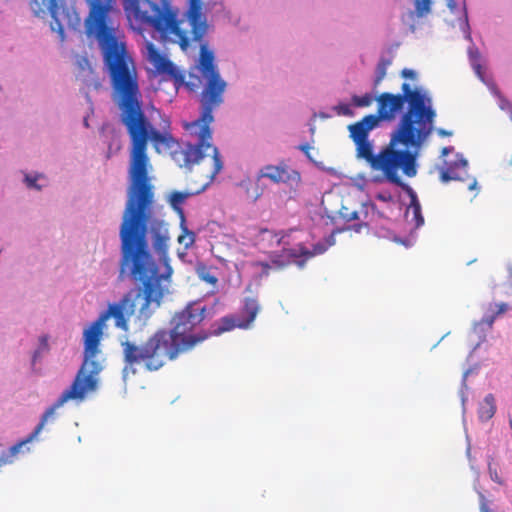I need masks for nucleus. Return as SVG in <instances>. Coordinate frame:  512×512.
Masks as SVG:
<instances>
[{"instance_id": "1", "label": "nucleus", "mask_w": 512, "mask_h": 512, "mask_svg": "<svg viewBox=\"0 0 512 512\" xmlns=\"http://www.w3.org/2000/svg\"><path fill=\"white\" fill-rule=\"evenodd\" d=\"M119 119L127 131L130 144L128 199L119 231L121 257L118 278L124 280L130 277L140 282L143 290L129 291L84 329V361L71 386L44 412L27 439L1 452L0 467L10 463V458L41 432L58 408L69 400L82 401L88 392L96 390L97 375L102 365L95 357L100 352L106 321L112 317L116 327L127 331L129 318L138 311V320L146 322L154 309L160 306L166 290L164 283L172 274L165 257L169 241L167 225L153 218L154 186L150 177L152 164L148 156V143L150 141L160 152L161 148L171 149L174 139L169 132L156 129L147 115H119Z\"/></svg>"}, {"instance_id": "2", "label": "nucleus", "mask_w": 512, "mask_h": 512, "mask_svg": "<svg viewBox=\"0 0 512 512\" xmlns=\"http://www.w3.org/2000/svg\"><path fill=\"white\" fill-rule=\"evenodd\" d=\"M205 312V307L189 303L174 314L171 329H158L141 344L128 340L122 342L124 378L129 373L135 374L137 366H142L149 372L158 371L168 361L177 359L179 355L205 341L209 336L205 331L192 333L204 320Z\"/></svg>"}, {"instance_id": "3", "label": "nucleus", "mask_w": 512, "mask_h": 512, "mask_svg": "<svg viewBox=\"0 0 512 512\" xmlns=\"http://www.w3.org/2000/svg\"><path fill=\"white\" fill-rule=\"evenodd\" d=\"M401 90L402 93L397 94H379L375 98L377 111L374 116L380 122H392L407 103L406 111L391 134L395 135V139L401 140V145L405 148L418 150L433 131L436 111L432 106V99L422 88H412L409 83H403Z\"/></svg>"}, {"instance_id": "4", "label": "nucleus", "mask_w": 512, "mask_h": 512, "mask_svg": "<svg viewBox=\"0 0 512 512\" xmlns=\"http://www.w3.org/2000/svg\"><path fill=\"white\" fill-rule=\"evenodd\" d=\"M128 22L133 30H152L164 44H178L183 51L190 47L189 31L179 22L178 11L171 0H122Z\"/></svg>"}, {"instance_id": "5", "label": "nucleus", "mask_w": 512, "mask_h": 512, "mask_svg": "<svg viewBox=\"0 0 512 512\" xmlns=\"http://www.w3.org/2000/svg\"><path fill=\"white\" fill-rule=\"evenodd\" d=\"M189 31L190 44L198 43L200 46L198 70L208 77V83L201 95L203 106V120H211V111H214L224 102V92L227 83L221 78L217 66L214 63V53L208 50L205 36L208 32V24L202 13L201 0H189V8L184 17L179 19Z\"/></svg>"}, {"instance_id": "6", "label": "nucleus", "mask_w": 512, "mask_h": 512, "mask_svg": "<svg viewBox=\"0 0 512 512\" xmlns=\"http://www.w3.org/2000/svg\"><path fill=\"white\" fill-rule=\"evenodd\" d=\"M203 106L201 105L200 117L190 123L185 124V129L190 136L195 138L194 144H187L180 152L183 157V163L180 166L191 167L194 164H205V158L211 156L208 160L209 170L203 174L206 182L195 192L174 191L170 195V205L177 212L182 222L186 221L182 204L187 198L194 194L202 192L206 186L215 178L222 170L223 162L221 160L218 149L214 147L210 141L212 139V131L210 124L214 121L213 111H211V120H203Z\"/></svg>"}, {"instance_id": "7", "label": "nucleus", "mask_w": 512, "mask_h": 512, "mask_svg": "<svg viewBox=\"0 0 512 512\" xmlns=\"http://www.w3.org/2000/svg\"><path fill=\"white\" fill-rule=\"evenodd\" d=\"M354 144L356 157L364 160L373 171L382 172L386 180L392 184L403 185L398 174L400 169L408 177H414L417 173V150L414 152L410 148L400 150L398 146L401 144V140L395 139L393 134H391L388 145L382 148L378 154H374L373 143L369 139L356 141Z\"/></svg>"}, {"instance_id": "8", "label": "nucleus", "mask_w": 512, "mask_h": 512, "mask_svg": "<svg viewBox=\"0 0 512 512\" xmlns=\"http://www.w3.org/2000/svg\"><path fill=\"white\" fill-rule=\"evenodd\" d=\"M198 67L199 62L190 70L188 79L186 80L185 74L179 71L173 62L166 58L156 71L161 75L169 76L174 81V85L177 89L181 86H185L191 92H196L200 88L204 91L208 83V77L204 76L202 72L198 70ZM201 95L202 94H200V96Z\"/></svg>"}, {"instance_id": "9", "label": "nucleus", "mask_w": 512, "mask_h": 512, "mask_svg": "<svg viewBox=\"0 0 512 512\" xmlns=\"http://www.w3.org/2000/svg\"><path fill=\"white\" fill-rule=\"evenodd\" d=\"M267 178L275 184H286L290 187H298L301 182L300 173L290 167L285 161H280L277 165H265L259 170L258 180Z\"/></svg>"}, {"instance_id": "10", "label": "nucleus", "mask_w": 512, "mask_h": 512, "mask_svg": "<svg viewBox=\"0 0 512 512\" xmlns=\"http://www.w3.org/2000/svg\"><path fill=\"white\" fill-rule=\"evenodd\" d=\"M379 125L380 121L374 114L366 115L361 120L348 126L349 137L353 142L367 140L370 132Z\"/></svg>"}, {"instance_id": "11", "label": "nucleus", "mask_w": 512, "mask_h": 512, "mask_svg": "<svg viewBox=\"0 0 512 512\" xmlns=\"http://www.w3.org/2000/svg\"><path fill=\"white\" fill-rule=\"evenodd\" d=\"M31 8L37 16L44 13L45 9H47L53 18V22L51 23L52 30L56 31L60 35L61 40L64 39V27L58 16L59 9L56 0H32Z\"/></svg>"}, {"instance_id": "12", "label": "nucleus", "mask_w": 512, "mask_h": 512, "mask_svg": "<svg viewBox=\"0 0 512 512\" xmlns=\"http://www.w3.org/2000/svg\"><path fill=\"white\" fill-rule=\"evenodd\" d=\"M298 258H300V254L297 248L283 249L280 253H272L270 255V262L274 270H283L293 263L303 267L305 260H297Z\"/></svg>"}, {"instance_id": "13", "label": "nucleus", "mask_w": 512, "mask_h": 512, "mask_svg": "<svg viewBox=\"0 0 512 512\" xmlns=\"http://www.w3.org/2000/svg\"><path fill=\"white\" fill-rule=\"evenodd\" d=\"M400 187L407 191V193L410 196V204L407 208V215L409 213H412V220L415 223V228H419L424 224V217L422 215L421 205L418 200V197L416 193L413 191V189L404 182L403 185H401Z\"/></svg>"}, {"instance_id": "14", "label": "nucleus", "mask_w": 512, "mask_h": 512, "mask_svg": "<svg viewBox=\"0 0 512 512\" xmlns=\"http://www.w3.org/2000/svg\"><path fill=\"white\" fill-rule=\"evenodd\" d=\"M468 166V162L462 156L459 157L456 161L450 164L447 168H443L440 171V180L443 183H447L451 180H463L461 173L457 170L462 169L464 173H466V169Z\"/></svg>"}, {"instance_id": "15", "label": "nucleus", "mask_w": 512, "mask_h": 512, "mask_svg": "<svg viewBox=\"0 0 512 512\" xmlns=\"http://www.w3.org/2000/svg\"><path fill=\"white\" fill-rule=\"evenodd\" d=\"M260 310V305L258 301L254 298H246L244 302V306L242 308V314L246 316L245 320L239 321V328H248L255 320L258 312Z\"/></svg>"}, {"instance_id": "16", "label": "nucleus", "mask_w": 512, "mask_h": 512, "mask_svg": "<svg viewBox=\"0 0 512 512\" xmlns=\"http://www.w3.org/2000/svg\"><path fill=\"white\" fill-rule=\"evenodd\" d=\"M195 272L201 281L216 287L218 284V277L216 275V268L208 266L204 262H197L195 266Z\"/></svg>"}, {"instance_id": "17", "label": "nucleus", "mask_w": 512, "mask_h": 512, "mask_svg": "<svg viewBox=\"0 0 512 512\" xmlns=\"http://www.w3.org/2000/svg\"><path fill=\"white\" fill-rule=\"evenodd\" d=\"M496 412L495 398L492 394L485 396L478 408V415L481 421L490 420Z\"/></svg>"}, {"instance_id": "18", "label": "nucleus", "mask_w": 512, "mask_h": 512, "mask_svg": "<svg viewBox=\"0 0 512 512\" xmlns=\"http://www.w3.org/2000/svg\"><path fill=\"white\" fill-rule=\"evenodd\" d=\"M509 309V305L505 302L490 304L489 310L491 311L492 314L484 316L481 322L488 325L491 328L495 319L498 316L505 314Z\"/></svg>"}, {"instance_id": "19", "label": "nucleus", "mask_w": 512, "mask_h": 512, "mask_svg": "<svg viewBox=\"0 0 512 512\" xmlns=\"http://www.w3.org/2000/svg\"><path fill=\"white\" fill-rule=\"evenodd\" d=\"M147 59L153 65L155 70L166 60V56L162 55L153 43H146Z\"/></svg>"}, {"instance_id": "20", "label": "nucleus", "mask_w": 512, "mask_h": 512, "mask_svg": "<svg viewBox=\"0 0 512 512\" xmlns=\"http://www.w3.org/2000/svg\"><path fill=\"white\" fill-rule=\"evenodd\" d=\"M389 59L381 58L376 67V75L373 82V87L376 89L386 76L387 68L390 66Z\"/></svg>"}, {"instance_id": "21", "label": "nucleus", "mask_w": 512, "mask_h": 512, "mask_svg": "<svg viewBox=\"0 0 512 512\" xmlns=\"http://www.w3.org/2000/svg\"><path fill=\"white\" fill-rule=\"evenodd\" d=\"M180 226L182 233L178 236V242L188 248L195 242V233L187 228L186 221L182 222V220H180Z\"/></svg>"}, {"instance_id": "22", "label": "nucleus", "mask_w": 512, "mask_h": 512, "mask_svg": "<svg viewBox=\"0 0 512 512\" xmlns=\"http://www.w3.org/2000/svg\"><path fill=\"white\" fill-rule=\"evenodd\" d=\"M374 100L375 98L370 93H366L362 96L353 95L351 98L352 104L356 107H369Z\"/></svg>"}, {"instance_id": "23", "label": "nucleus", "mask_w": 512, "mask_h": 512, "mask_svg": "<svg viewBox=\"0 0 512 512\" xmlns=\"http://www.w3.org/2000/svg\"><path fill=\"white\" fill-rule=\"evenodd\" d=\"M297 249L300 254V257H305L304 260L306 261V259L313 257L314 255L322 254L323 252H325L326 247H325V245L318 244V245L314 246L313 251L308 250L304 246H299V248H297Z\"/></svg>"}, {"instance_id": "24", "label": "nucleus", "mask_w": 512, "mask_h": 512, "mask_svg": "<svg viewBox=\"0 0 512 512\" xmlns=\"http://www.w3.org/2000/svg\"><path fill=\"white\" fill-rule=\"evenodd\" d=\"M258 181L257 179L256 182L251 183L246 189L247 197L253 202L257 201L263 194V188L260 187Z\"/></svg>"}, {"instance_id": "25", "label": "nucleus", "mask_w": 512, "mask_h": 512, "mask_svg": "<svg viewBox=\"0 0 512 512\" xmlns=\"http://www.w3.org/2000/svg\"><path fill=\"white\" fill-rule=\"evenodd\" d=\"M82 61L87 65L86 69L85 68L82 69V72H83L82 77L85 78L89 74H91V75L94 74V71L90 67L88 60L87 59H83ZM83 81L85 82V84L88 87L93 86L95 89H99L102 86L101 82L99 80L94 79V78H92L91 80L83 79Z\"/></svg>"}, {"instance_id": "26", "label": "nucleus", "mask_w": 512, "mask_h": 512, "mask_svg": "<svg viewBox=\"0 0 512 512\" xmlns=\"http://www.w3.org/2000/svg\"><path fill=\"white\" fill-rule=\"evenodd\" d=\"M222 326L218 327L217 333H222L225 331L232 330L235 327H239V321H237L234 317H223L221 319Z\"/></svg>"}, {"instance_id": "27", "label": "nucleus", "mask_w": 512, "mask_h": 512, "mask_svg": "<svg viewBox=\"0 0 512 512\" xmlns=\"http://www.w3.org/2000/svg\"><path fill=\"white\" fill-rule=\"evenodd\" d=\"M252 265H253V267L261 268V273H260L261 277L269 276L270 272L272 270H274L273 267H272L271 262L256 261Z\"/></svg>"}, {"instance_id": "28", "label": "nucleus", "mask_w": 512, "mask_h": 512, "mask_svg": "<svg viewBox=\"0 0 512 512\" xmlns=\"http://www.w3.org/2000/svg\"><path fill=\"white\" fill-rule=\"evenodd\" d=\"M416 12L419 16H423L428 13L431 8V0H417L416 4Z\"/></svg>"}, {"instance_id": "29", "label": "nucleus", "mask_w": 512, "mask_h": 512, "mask_svg": "<svg viewBox=\"0 0 512 512\" xmlns=\"http://www.w3.org/2000/svg\"><path fill=\"white\" fill-rule=\"evenodd\" d=\"M40 345L39 348L35 351L33 360L35 361L36 358L40 355L41 352L48 350V337L46 335H43L39 339Z\"/></svg>"}, {"instance_id": "30", "label": "nucleus", "mask_w": 512, "mask_h": 512, "mask_svg": "<svg viewBox=\"0 0 512 512\" xmlns=\"http://www.w3.org/2000/svg\"><path fill=\"white\" fill-rule=\"evenodd\" d=\"M40 177H42V176H41V175H37V176L32 177V176L26 175V177H25V182H26V184H27V186H28L29 188H35V189H37V190H40V189H41V186H40V185H38V184L36 183V182H37V180H38Z\"/></svg>"}, {"instance_id": "31", "label": "nucleus", "mask_w": 512, "mask_h": 512, "mask_svg": "<svg viewBox=\"0 0 512 512\" xmlns=\"http://www.w3.org/2000/svg\"><path fill=\"white\" fill-rule=\"evenodd\" d=\"M401 76L407 79L414 80L417 77V74L414 70L405 68L401 71Z\"/></svg>"}, {"instance_id": "32", "label": "nucleus", "mask_w": 512, "mask_h": 512, "mask_svg": "<svg viewBox=\"0 0 512 512\" xmlns=\"http://www.w3.org/2000/svg\"><path fill=\"white\" fill-rule=\"evenodd\" d=\"M480 511L481 512H494L492 509L489 508L484 496H481Z\"/></svg>"}, {"instance_id": "33", "label": "nucleus", "mask_w": 512, "mask_h": 512, "mask_svg": "<svg viewBox=\"0 0 512 512\" xmlns=\"http://www.w3.org/2000/svg\"><path fill=\"white\" fill-rule=\"evenodd\" d=\"M338 113L343 115H351V110L348 105L343 104L337 107Z\"/></svg>"}, {"instance_id": "34", "label": "nucleus", "mask_w": 512, "mask_h": 512, "mask_svg": "<svg viewBox=\"0 0 512 512\" xmlns=\"http://www.w3.org/2000/svg\"><path fill=\"white\" fill-rule=\"evenodd\" d=\"M341 215L343 218H345L348 221L358 219L357 212H352L351 214H346V213L341 212Z\"/></svg>"}, {"instance_id": "35", "label": "nucleus", "mask_w": 512, "mask_h": 512, "mask_svg": "<svg viewBox=\"0 0 512 512\" xmlns=\"http://www.w3.org/2000/svg\"><path fill=\"white\" fill-rule=\"evenodd\" d=\"M490 475H491V479H492L494 482H496V483H498V484H503V481H502L501 477L498 475L497 471L492 472V471L490 470Z\"/></svg>"}, {"instance_id": "36", "label": "nucleus", "mask_w": 512, "mask_h": 512, "mask_svg": "<svg viewBox=\"0 0 512 512\" xmlns=\"http://www.w3.org/2000/svg\"><path fill=\"white\" fill-rule=\"evenodd\" d=\"M446 3H447V7L449 8V10L451 12H455L456 8H457V4L454 0H446Z\"/></svg>"}, {"instance_id": "37", "label": "nucleus", "mask_w": 512, "mask_h": 512, "mask_svg": "<svg viewBox=\"0 0 512 512\" xmlns=\"http://www.w3.org/2000/svg\"><path fill=\"white\" fill-rule=\"evenodd\" d=\"M446 3H447V7L449 8V10L451 12H455L456 8H457V4L454 0H446Z\"/></svg>"}, {"instance_id": "38", "label": "nucleus", "mask_w": 512, "mask_h": 512, "mask_svg": "<svg viewBox=\"0 0 512 512\" xmlns=\"http://www.w3.org/2000/svg\"><path fill=\"white\" fill-rule=\"evenodd\" d=\"M437 133H438V135H439V136H441V137H449V136H451V135H452V132H451V131H447V130L442 129V128L438 129V130H437Z\"/></svg>"}, {"instance_id": "39", "label": "nucleus", "mask_w": 512, "mask_h": 512, "mask_svg": "<svg viewBox=\"0 0 512 512\" xmlns=\"http://www.w3.org/2000/svg\"><path fill=\"white\" fill-rule=\"evenodd\" d=\"M477 187V180L475 178H472L471 181L468 184L469 190H474Z\"/></svg>"}, {"instance_id": "40", "label": "nucleus", "mask_w": 512, "mask_h": 512, "mask_svg": "<svg viewBox=\"0 0 512 512\" xmlns=\"http://www.w3.org/2000/svg\"><path fill=\"white\" fill-rule=\"evenodd\" d=\"M452 150V147H444L441 151L442 156H446L448 153H450Z\"/></svg>"}, {"instance_id": "41", "label": "nucleus", "mask_w": 512, "mask_h": 512, "mask_svg": "<svg viewBox=\"0 0 512 512\" xmlns=\"http://www.w3.org/2000/svg\"><path fill=\"white\" fill-rule=\"evenodd\" d=\"M300 150H302V151H304V152H306V153H307V152H308V150H309V146H308L307 144L302 145V146H300Z\"/></svg>"}]
</instances>
